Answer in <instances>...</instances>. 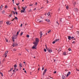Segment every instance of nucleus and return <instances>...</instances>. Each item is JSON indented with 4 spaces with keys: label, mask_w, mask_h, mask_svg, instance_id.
<instances>
[{
    "label": "nucleus",
    "mask_w": 79,
    "mask_h": 79,
    "mask_svg": "<svg viewBox=\"0 0 79 79\" xmlns=\"http://www.w3.org/2000/svg\"><path fill=\"white\" fill-rule=\"evenodd\" d=\"M14 36L12 37V40H13V42L15 41V39H16V34L14 35H13Z\"/></svg>",
    "instance_id": "nucleus-2"
},
{
    "label": "nucleus",
    "mask_w": 79,
    "mask_h": 79,
    "mask_svg": "<svg viewBox=\"0 0 79 79\" xmlns=\"http://www.w3.org/2000/svg\"><path fill=\"white\" fill-rule=\"evenodd\" d=\"M50 32H51V30H49L48 32V33H49Z\"/></svg>",
    "instance_id": "nucleus-42"
},
{
    "label": "nucleus",
    "mask_w": 79,
    "mask_h": 79,
    "mask_svg": "<svg viewBox=\"0 0 79 79\" xmlns=\"http://www.w3.org/2000/svg\"><path fill=\"white\" fill-rule=\"evenodd\" d=\"M78 35H79V31L78 32Z\"/></svg>",
    "instance_id": "nucleus-64"
},
{
    "label": "nucleus",
    "mask_w": 79,
    "mask_h": 79,
    "mask_svg": "<svg viewBox=\"0 0 79 79\" xmlns=\"http://www.w3.org/2000/svg\"><path fill=\"white\" fill-rule=\"evenodd\" d=\"M8 51H6L5 52V54H4V55H6L8 53Z\"/></svg>",
    "instance_id": "nucleus-14"
},
{
    "label": "nucleus",
    "mask_w": 79,
    "mask_h": 79,
    "mask_svg": "<svg viewBox=\"0 0 79 79\" xmlns=\"http://www.w3.org/2000/svg\"><path fill=\"white\" fill-rule=\"evenodd\" d=\"M0 8H1L2 9V8H3V6L2 5L1 6V7H0Z\"/></svg>",
    "instance_id": "nucleus-30"
},
{
    "label": "nucleus",
    "mask_w": 79,
    "mask_h": 79,
    "mask_svg": "<svg viewBox=\"0 0 79 79\" xmlns=\"http://www.w3.org/2000/svg\"><path fill=\"white\" fill-rule=\"evenodd\" d=\"M40 38L41 39V37H42V36L43 34L42 31H41L40 32Z\"/></svg>",
    "instance_id": "nucleus-6"
},
{
    "label": "nucleus",
    "mask_w": 79,
    "mask_h": 79,
    "mask_svg": "<svg viewBox=\"0 0 79 79\" xmlns=\"http://www.w3.org/2000/svg\"><path fill=\"white\" fill-rule=\"evenodd\" d=\"M5 39L6 40V42H8V40H7L6 39V38H5Z\"/></svg>",
    "instance_id": "nucleus-36"
},
{
    "label": "nucleus",
    "mask_w": 79,
    "mask_h": 79,
    "mask_svg": "<svg viewBox=\"0 0 79 79\" xmlns=\"http://www.w3.org/2000/svg\"><path fill=\"white\" fill-rule=\"evenodd\" d=\"M35 5H37V2H36V3Z\"/></svg>",
    "instance_id": "nucleus-48"
},
{
    "label": "nucleus",
    "mask_w": 79,
    "mask_h": 79,
    "mask_svg": "<svg viewBox=\"0 0 79 79\" xmlns=\"http://www.w3.org/2000/svg\"><path fill=\"white\" fill-rule=\"evenodd\" d=\"M50 12H48V16H50Z\"/></svg>",
    "instance_id": "nucleus-25"
},
{
    "label": "nucleus",
    "mask_w": 79,
    "mask_h": 79,
    "mask_svg": "<svg viewBox=\"0 0 79 79\" xmlns=\"http://www.w3.org/2000/svg\"><path fill=\"white\" fill-rule=\"evenodd\" d=\"M2 9L1 8H0V11H1V10H2Z\"/></svg>",
    "instance_id": "nucleus-60"
},
{
    "label": "nucleus",
    "mask_w": 79,
    "mask_h": 79,
    "mask_svg": "<svg viewBox=\"0 0 79 79\" xmlns=\"http://www.w3.org/2000/svg\"><path fill=\"white\" fill-rule=\"evenodd\" d=\"M9 23H10V22H9V21H7L6 22V24H9Z\"/></svg>",
    "instance_id": "nucleus-22"
},
{
    "label": "nucleus",
    "mask_w": 79,
    "mask_h": 79,
    "mask_svg": "<svg viewBox=\"0 0 79 79\" xmlns=\"http://www.w3.org/2000/svg\"><path fill=\"white\" fill-rule=\"evenodd\" d=\"M2 14H4V13H5V10H3L2 12Z\"/></svg>",
    "instance_id": "nucleus-23"
},
{
    "label": "nucleus",
    "mask_w": 79,
    "mask_h": 79,
    "mask_svg": "<svg viewBox=\"0 0 79 79\" xmlns=\"http://www.w3.org/2000/svg\"><path fill=\"white\" fill-rule=\"evenodd\" d=\"M76 4V2H74V5H75Z\"/></svg>",
    "instance_id": "nucleus-43"
},
{
    "label": "nucleus",
    "mask_w": 79,
    "mask_h": 79,
    "mask_svg": "<svg viewBox=\"0 0 79 79\" xmlns=\"http://www.w3.org/2000/svg\"><path fill=\"white\" fill-rule=\"evenodd\" d=\"M74 10L75 11V12H78V11H79V10L77 9V8H75L74 9Z\"/></svg>",
    "instance_id": "nucleus-7"
},
{
    "label": "nucleus",
    "mask_w": 79,
    "mask_h": 79,
    "mask_svg": "<svg viewBox=\"0 0 79 79\" xmlns=\"http://www.w3.org/2000/svg\"><path fill=\"white\" fill-rule=\"evenodd\" d=\"M20 31V30H19V31H18V32H17V35H18L19 34V32Z\"/></svg>",
    "instance_id": "nucleus-18"
},
{
    "label": "nucleus",
    "mask_w": 79,
    "mask_h": 79,
    "mask_svg": "<svg viewBox=\"0 0 79 79\" xmlns=\"http://www.w3.org/2000/svg\"><path fill=\"white\" fill-rule=\"evenodd\" d=\"M70 74H71V72H69L67 74V77H68V76L69 75H70Z\"/></svg>",
    "instance_id": "nucleus-8"
},
{
    "label": "nucleus",
    "mask_w": 79,
    "mask_h": 79,
    "mask_svg": "<svg viewBox=\"0 0 79 79\" xmlns=\"http://www.w3.org/2000/svg\"><path fill=\"white\" fill-rule=\"evenodd\" d=\"M56 42L55 41H53V42H52V44H54Z\"/></svg>",
    "instance_id": "nucleus-41"
},
{
    "label": "nucleus",
    "mask_w": 79,
    "mask_h": 79,
    "mask_svg": "<svg viewBox=\"0 0 79 79\" xmlns=\"http://www.w3.org/2000/svg\"><path fill=\"white\" fill-rule=\"evenodd\" d=\"M16 15H18V12H15Z\"/></svg>",
    "instance_id": "nucleus-51"
},
{
    "label": "nucleus",
    "mask_w": 79,
    "mask_h": 79,
    "mask_svg": "<svg viewBox=\"0 0 79 79\" xmlns=\"http://www.w3.org/2000/svg\"><path fill=\"white\" fill-rule=\"evenodd\" d=\"M62 18H60V22L61 23V22H62Z\"/></svg>",
    "instance_id": "nucleus-20"
},
{
    "label": "nucleus",
    "mask_w": 79,
    "mask_h": 79,
    "mask_svg": "<svg viewBox=\"0 0 79 79\" xmlns=\"http://www.w3.org/2000/svg\"><path fill=\"white\" fill-rule=\"evenodd\" d=\"M43 22V21H42V20H41V21H40L39 22V23H40V22Z\"/></svg>",
    "instance_id": "nucleus-55"
},
{
    "label": "nucleus",
    "mask_w": 79,
    "mask_h": 79,
    "mask_svg": "<svg viewBox=\"0 0 79 79\" xmlns=\"http://www.w3.org/2000/svg\"><path fill=\"white\" fill-rule=\"evenodd\" d=\"M24 72H25V73H26V74H27V72H26V71L25 70Z\"/></svg>",
    "instance_id": "nucleus-53"
},
{
    "label": "nucleus",
    "mask_w": 79,
    "mask_h": 79,
    "mask_svg": "<svg viewBox=\"0 0 79 79\" xmlns=\"http://www.w3.org/2000/svg\"><path fill=\"white\" fill-rule=\"evenodd\" d=\"M14 68H16L17 67V65L16 64H15L14 65Z\"/></svg>",
    "instance_id": "nucleus-21"
},
{
    "label": "nucleus",
    "mask_w": 79,
    "mask_h": 79,
    "mask_svg": "<svg viewBox=\"0 0 79 79\" xmlns=\"http://www.w3.org/2000/svg\"><path fill=\"white\" fill-rule=\"evenodd\" d=\"M13 70V68H12L10 69V70L8 71V72H10V71H11Z\"/></svg>",
    "instance_id": "nucleus-13"
},
{
    "label": "nucleus",
    "mask_w": 79,
    "mask_h": 79,
    "mask_svg": "<svg viewBox=\"0 0 79 79\" xmlns=\"http://www.w3.org/2000/svg\"><path fill=\"white\" fill-rule=\"evenodd\" d=\"M12 71L13 72L12 74H14V72H15V70H12Z\"/></svg>",
    "instance_id": "nucleus-45"
},
{
    "label": "nucleus",
    "mask_w": 79,
    "mask_h": 79,
    "mask_svg": "<svg viewBox=\"0 0 79 79\" xmlns=\"http://www.w3.org/2000/svg\"><path fill=\"white\" fill-rule=\"evenodd\" d=\"M63 55H66V52H64L63 53Z\"/></svg>",
    "instance_id": "nucleus-11"
},
{
    "label": "nucleus",
    "mask_w": 79,
    "mask_h": 79,
    "mask_svg": "<svg viewBox=\"0 0 79 79\" xmlns=\"http://www.w3.org/2000/svg\"><path fill=\"white\" fill-rule=\"evenodd\" d=\"M44 52H47V50L45 49H44Z\"/></svg>",
    "instance_id": "nucleus-40"
},
{
    "label": "nucleus",
    "mask_w": 79,
    "mask_h": 79,
    "mask_svg": "<svg viewBox=\"0 0 79 79\" xmlns=\"http://www.w3.org/2000/svg\"><path fill=\"white\" fill-rule=\"evenodd\" d=\"M39 19H37L36 20V21H37V22H39Z\"/></svg>",
    "instance_id": "nucleus-49"
},
{
    "label": "nucleus",
    "mask_w": 79,
    "mask_h": 79,
    "mask_svg": "<svg viewBox=\"0 0 79 79\" xmlns=\"http://www.w3.org/2000/svg\"><path fill=\"white\" fill-rule=\"evenodd\" d=\"M71 36H68V39L69 40H71Z\"/></svg>",
    "instance_id": "nucleus-9"
},
{
    "label": "nucleus",
    "mask_w": 79,
    "mask_h": 79,
    "mask_svg": "<svg viewBox=\"0 0 79 79\" xmlns=\"http://www.w3.org/2000/svg\"><path fill=\"white\" fill-rule=\"evenodd\" d=\"M12 15L11 14L10 15H9V17H11Z\"/></svg>",
    "instance_id": "nucleus-27"
},
{
    "label": "nucleus",
    "mask_w": 79,
    "mask_h": 79,
    "mask_svg": "<svg viewBox=\"0 0 79 79\" xmlns=\"http://www.w3.org/2000/svg\"><path fill=\"white\" fill-rule=\"evenodd\" d=\"M58 40H60V39H57L55 40V41L56 42H57V41H58Z\"/></svg>",
    "instance_id": "nucleus-16"
},
{
    "label": "nucleus",
    "mask_w": 79,
    "mask_h": 79,
    "mask_svg": "<svg viewBox=\"0 0 79 79\" xmlns=\"http://www.w3.org/2000/svg\"><path fill=\"white\" fill-rule=\"evenodd\" d=\"M18 9H20V8H19V6H18Z\"/></svg>",
    "instance_id": "nucleus-61"
},
{
    "label": "nucleus",
    "mask_w": 79,
    "mask_h": 79,
    "mask_svg": "<svg viewBox=\"0 0 79 79\" xmlns=\"http://www.w3.org/2000/svg\"><path fill=\"white\" fill-rule=\"evenodd\" d=\"M66 9L67 10H68L69 9V7H68V6H66Z\"/></svg>",
    "instance_id": "nucleus-24"
},
{
    "label": "nucleus",
    "mask_w": 79,
    "mask_h": 79,
    "mask_svg": "<svg viewBox=\"0 0 79 79\" xmlns=\"http://www.w3.org/2000/svg\"><path fill=\"white\" fill-rule=\"evenodd\" d=\"M20 67H23V65H22V64H20Z\"/></svg>",
    "instance_id": "nucleus-28"
},
{
    "label": "nucleus",
    "mask_w": 79,
    "mask_h": 79,
    "mask_svg": "<svg viewBox=\"0 0 79 79\" xmlns=\"http://www.w3.org/2000/svg\"><path fill=\"white\" fill-rule=\"evenodd\" d=\"M74 43H75V41H73V42H72V44H74Z\"/></svg>",
    "instance_id": "nucleus-57"
},
{
    "label": "nucleus",
    "mask_w": 79,
    "mask_h": 79,
    "mask_svg": "<svg viewBox=\"0 0 79 79\" xmlns=\"http://www.w3.org/2000/svg\"><path fill=\"white\" fill-rule=\"evenodd\" d=\"M0 74H1L2 76L3 77V73H1V72H0Z\"/></svg>",
    "instance_id": "nucleus-17"
},
{
    "label": "nucleus",
    "mask_w": 79,
    "mask_h": 79,
    "mask_svg": "<svg viewBox=\"0 0 79 79\" xmlns=\"http://www.w3.org/2000/svg\"><path fill=\"white\" fill-rule=\"evenodd\" d=\"M22 9H23L24 11H25V10H26V9H25V8H23L22 7Z\"/></svg>",
    "instance_id": "nucleus-34"
},
{
    "label": "nucleus",
    "mask_w": 79,
    "mask_h": 79,
    "mask_svg": "<svg viewBox=\"0 0 79 79\" xmlns=\"http://www.w3.org/2000/svg\"><path fill=\"white\" fill-rule=\"evenodd\" d=\"M14 9L15 10V11H16V8L15 7H14Z\"/></svg>",
    "instance_id": "nucleus-35"
},
{
    "label": "nucleus",
    "mask_w": 79,
    "mask_h": 79,
    "mask_svg": "<svg viewBox=\"0 0 79 79\" xmlns=\"http://www.w3.org/2000/svg\"><path fill=\"white\" fill-rule=\"evenodd\" d=\"M77 71H79V70H78L77 69H76Z\"/></svg>",
    "instance_id": "nucleus-63"
},
{
    "label": "nucleus",
    "mask_w": 79,
    "mask_h": 79,
    "mask_svg": "<svg viewBox=\"0 0 79 79\" xmlns=\"http://www.w3.org/2000/svg\"><path fill=\"white\" fill-rule=\"evenodd\" d=\"M68 50H69V51H71V48H70L69 49H68Z\"/></svg>",
    "instance_id": "nucleus-32"
},
{
    "label": "nucleus",
    "mask_w": 79,
    "mask_h": 79,
    "mask_svg": "<svg viewBox=\"0 0 79 79\" xmlns=\"http://www.w3.org/2000/svg\"><path fill=\"white\" fill-rule=\"evenodd\" d=\"M74 37H72L71 38V39H74Z\"/></svg>",
    "instance_id": "nucleus-50"
},
{
    "label": "nucleus",
    "mask_w": 79,
    "mask_h": 79,
    "mask_svg": "<svg viewBox=\"0 0 79 79\" xmlns=\"http://www.w3.org/2000/svg\"><path fill=\"white\" fill-rule=\"evenodd\" d=\"M13 47H16V46H18V44L16 43H14L13 44Z\"/></svg>",
    "instance_id": "nucleus-4"
},
{
    "label": "nucleus",
    "mask_w": 79,
    "mask_h": 79,
    "mask_svg": "<svg viewBox=\"0 0 79 79\" xmlns=\"http://www.w3.org/2000/svg\"><path fill=\"white\" fill-rule=\"evenodd\" d=\"M54 74H56V71H55L54 72Z\"/></svg>",
    "instance_id": "nucleus-46"
},
{
    "label": "nucleus",
    "mask_w": 79,
    "mask_h": 79,
    "mask_svg": "<svg viewBox=\"0 0 79 79\" xmlns=\"http://www.w3.org/2000/svg\"><path fill=\"white\" fill-rule=\"evenodd\" d=\"M3 24V21H0V25H1V24Z\"/></svg>",
    "instance_id": "nucleus-15"
},
{
    "label": "nucleus",
    "mask_w": 79,
    "mask_h": 79,
    "mask_svg": "<svg viewBox=\"0 0 79 79\" xmlns=\"http://www.w3.org/2000/svg\"><path fill=\"white\" fill-rule=\"evenodd\" d=\"M25 50H27V52H29V49H25Z\"/></svg>",
    "instance_id": "nucleus-29"
},
{
    "label": "nucleus",
    "mask_w": 79,
    "mask_h": 79,
    "mask_svg": "<svg viewBox=\"0 0 79 79\" xmlns=\"http://www.w3.org/2000/svg\"><path fill=\"white\" fill-rule=\"evenodd\" d=\"M39 42V39L38 38H36L35 39V41L33 42V44L34 45L32 47V49H37V46Z\"/></svg>",
    "instance_id": "nucleus-1"
},
{
    "label": "nucleus",
    "mask_w": 79,
    "mask_h": 79,
    "mask_svg": "<svg viewBox=\"0 0 79 79\" xmlns=\"http://www.w3.org/2000/svg\"><path fill=\"white\" fill-rule=\"evenodd\" d=\"M13 14H14V15H15V12L14 11H13Z\"/></svg>",
    "instance_id": "nucleus-44"
},
{
    "label": "nucleus",
    "mask_w": 79,
    "mask_h": 79,
    "mask_svg": "<svg viewBox=\"0 0 79 79\" xmlns=\"http://www.w3.org/2000/svg\"><path fill=\"white\" fill-rule=\"evenodd\" d=\"M16 5H19V3H18V4L16 3Z\"/></svg>",
    "instance_id": "nucleus-47"
},
{
    "label": "nucleus",
    "mask_w": 79,
    "mask_h": 79,
    "mask_svg": "<svg viewBox=\"0 0 79 79\" xmlns=\"http://www.w3.org/2000/svg\"><path fill=\"white\" fill-rule=\"evenodd\" d=\"M27 37H29V35H27L26 36Z\"/></svg>",
    "instance_id": "nucleus-31"
},
{
    "label": "nucleus",
    "mask_w": 79,
    "mask_h": 79,
    "mask_svg": "<svg viewBox=\"0 0 79 79\" xmlns=\"http://www.w3.org/2000/svg\"><path fill=\"white\" fill-rule=\"evenodd\" d=\"M14 19H16L17 20H18V18L16 17Z\"/></svg>",
    "instance_id": "nucleus-37"
},
{
    "label": "nucleus",
    "mask_w": 79,
    "mask_h": 79,
    "mask_svg": "<svg viewBox=\"0 0 79 79\" xmlns=\"http://www.w3.org/2000/svg\"><path fill=\"white\" fill-rule=\"evenodd\" d=\"M31 11H32V10L30 9V10H29V12H31Z\"/></svg>",
    "instance_id": "nucleus-39"
},
{
    "label": "nucleus",
    "mask_w": 79,
    "mask_h": 79,
    "mask_svg": "<svg viewBox=\"0 0 79 79\" xmlns=\"http://www.w3.org/2000/svg\"><path fill=\"white\" fill-rule=\"evenodd\" d=\"M22 26H23V24H21V25H20V27H22Z\"/></svg>",
    "instance_id": "nucleus-56"
},
{
    "label": "nucleus",
    "mask_w": 79,
    "mask_h": 79,
    "mask_svg": "<svg viewBox=\"0 0 79 79\" xmlns=\"http://www.w3.org/2000/svg\"><path fill=\"white\" fill-rule=\"evenodd\" d=\"M47 69H44V71L43 73V75L44 76V75L45 74V73H46V72H47Z\"/></svg>",
    "instance_id": "nucleus-5"
},
{
    "label": "nucleus",
    "mask_w": 79,
    "mask_h": 79,
    "mask_svg": "<svg viewBox=\"0 0 79 79\" xmlns=\"http://www.w3.org/2000/svg\"><path fill=\"white\" fill-rule=\"evenodd\" d=\"M23 32H22L21 33H20V35H23Z\"/></svg>",
    "instance_id": "nucleus-26"
},
{
    "label": "nucleus",
    "mask_w": 79,
    "mask_h": 79,
    "mask_svg": "<svg viewBox=\"0 0 79 79\" xmlns=\"http://www.w3.org/2000/svg\"><path fill=\"white\" fill-rule=\"evenodd\" d=\"M14 50V51L15 52V51H16V49H14V50Z\"/></svg>",
    "instance_id": "nucleus-58"
},
{
    "label": "nucleus",
    "mask_w": 79,
    "mask_h": 79,
    "mask_svg": "<svg viewBox=\"0 0 79 79\" xmlns=\"http://www.w3.org/2000/svg\"><path fill=\"white\" fill-rule=\"evenodd\" d=\"M44 67H43V68L42 69V70L43 71V70H44Z\"/></svg>",
    "instance_id": "nucleus-54"
},
{
    "label": "nucleus",
    "mask_w": 79,
    "mask_h": 79,
    "mask_svg": "<svg viewBox=\"0 0 79 79\" xmlns=\"http://www.w3.org/2000/svg\"><path fill=\"white\" fill-rule=\"evenodd\" d=\"M29 6H33V5H32V4H31V5L30 4L29 5Z\"/></svg>",
    "instance_id": "nucleus-52"
},
{
    "label": "nucleus",
    "mask_w": 79,
    "mask_h": 79,
    "mask_svg": "<svg viewBox=\"0 0 79 79\" xmlns=\"http://www.w3.org/2000/svg\"><path fill=\"white\" fill-rule=\"evenodd\" d=\"M24 11L25 10H24L23 9L21 10V13H24Z\"/></svg>",
    "instance_id": "nucleus-19"
},
{
    "label": "nucleus",
    "mask_w": 79,
    "mask_h": 79,
    "mask_svg": "<svg viewBox=\"0 0 79 79\" xmlns=\"http://www.w3.org/2000/svg\"><path fill=\"white\" fill-rule=\"evenodd\" d=\"M14 20H15V19H12L11 21H14Z\"/></svg>",
    "instance_id": "nucleus-59"
},
{
    "label": "nucleus",
    "mask_w": 79,
    "mask_h": 79,
    "mask_svg": "<svg viewBox=\"0 0 79 79\" xmlns=\"http://www.w3.org/2000/svg\"><path fill=\"white\" fill-rule=\"evenodd\" d=\"M46 49H47V50H48V52H49V53H51V52H52V49H51L50 50V49L49 48H47V46H46V45H45Z\"/></svg>",
    "instance_id": "nucleus-3"
},
{
    "label": "nucleus",
    "mask_w": 79,
    "mask_h": 79,
    "mask_svg": "<svg viewBox=\"0 0 79 79\" xmlns=\"http://www.w3.org/2000/svg\"><path fill=\"white\" fill-rule=\"evenodd\" d=\"M8 7V6H7V5H6V6H5V8H7V7Z\"/></svg>",
    "instance_id": "nucleus-38"
},
{
    "label": "nucleus",
    "mask_w": 79,
    "mask_h": 79,
    "mask_svg": "<svg viewBox=\"0 0 79 79\" xmlns=\"http://www.w3.org/2000/svg\"><path fill=\"white\" fill-rule=\"evenodd\" d=\"M56 24H58V25L57 26H59V23H58V22H56Z\"/></svg>",
    "instance_id": "nucleus-33"
},
{
    "label": "nucleus",
    "mask_w": 79,
    "mask_h": 79,
    "mask_svg": "<svg viewBox=\"0 0 79 79\" xmlns=\"http://www.w3.org/2000/svg\"><path fill=\"white\" fill-rule=\"evenodd\" d=\"M45 21H47L48 23H49V22L50 21V20H49L48 19H45Z\"/></svg>",
    "instance_id": "nucleus-10"
},
{
    "label": "nucleus",
    "mask_w": 79,
    "mask_h": 79,
    "mask_svg": "<svg viewBox=\"0 0 79 79\" xmlns=\"http://www.w3.org/2000/svg\"><path fill=\"white\" fill-rule=\"evenodd\" d=\"M65 78H66V77H65V76H62V79H64Z\"/></svg>",
    "instance_id": "nucleus-12"
},
{
    "label": "nucleus",
    "mask_w": 79,
    "mask_h": 79,
    "mask_svg": "<svg viewBox=\"0 0 79 79\" xmlns=\"http://www.w3.org/2000/svg\"><path fill=\"white\" fill-rule=\"evenodd\" d=\"M36 10V8H35V9L34 10V11H35Z\"/></svg>",
    "instance_id": "nucleus-62"
}]
</instances>
